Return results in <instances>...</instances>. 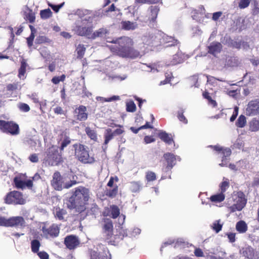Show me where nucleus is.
Wrapping results in <instances>:
<instances>
[{"label": "nucleus", "instance_id": "obj_1", "mask_svg": "<svg viewBox=\"0 0 259 259\" xmlns=\"http://www.w3.org/2000/svg\"><path fill=\"white\" fill-rule=\"evenodd\" d=\"M112 42L115 45L111 46V51L116 53L118 56L133 59L139 56V52L132 48L133 41L130 38L121 37Z\"/></svg>", "mask_w": 259, "mask_h": 259}, {"label": "nucleus", "instance_id": "obj_2", "mask_svg": "<svg viewBox=\"0 0 259 259\" xmlns=\"http://www.w3.org/2000/svg\"><path fill=\"white\" fill-rule=\"evenodd\" d=\"M89 199V191L88 189L80 187L75 189L73 195L70 198V204L68 205L70 209L82 207Z\"/></svg>", "mask_w": 259, "mask_h": 259}, {"label": "nucleus", "instance_id": "obj_3", "mask_svg": "<svg viewBox=\"0 0 259 259\" xmlns=\"http://www.w3.org/2000/svg\"><path fill=\"white\" fill-rule=\"evenodd\" d=\"M74 155L76 158L83 164H91L95 161L94 154H90L89 148L82 144H74Z\"/></svg>", "mask_w": 259, "mask_h": 259}, {"label": "nucleus", "instance_id": "obj_4", "mask_svg": "<svg viewBox=\"0 0 259 259\" xmlns=\"http://www.w3.org/2000/svg\"><path fill=\"white\" fill-rule=\"evenodd\" d=\"M102 222V240L108 245H115L117 235L113 234V224L112 220L109 218H103Z\"/></svg>", "mask_w": 259, "mask_h": 259}, {"label": "nucleus", "instance_id": "obj_5", "mask_svg": "<svg viewBox=\"0 0 259 259\" xmlns=\"http://www.w3.org/2000/svg\"><path fill=\"white\" fill-rule=\"evenodd\" d=\"M41 179L39 174L37 172L31 178V179L23 181L20 177H15L14 179L13 182L15 186L17 189H24L27 188L29 189H31L33 187V182L38 181Z\"/></svg>", "mask_w": 259, "mask_h": 259}, {"label": "nucleus", "instance_id": "obj_6", "mask_svg": "<svg viewBox=\"0 0 259 259\" xmlns=\"http://www.w3.org/2000/svg\"><path fill=\"white\" fill-rule=\"evenodd\" d=\"M25 223L24 219L21 216L12 217L9 219L2 216L1 226L23 228L25 226Z\"/></svg>", "mask_w": 259, "mask_h": 259}, {"label": "nucleus", "instance_id": "obj_7", "mask_svg": "<svg viewBox=\"0 0 259 259\" xmlns=\"http://www.w3.org/2000/svg\"><path fill=\"white\" fill-rule=\"evenodd\" d=\"M23 194L18 191H13L8 193L5 198V202L8 204L22 205L25 203Z\"/></svg>", "mask_w": 259, "mask_h": 259}, {"label": "nucleus", "instance_id": "obj_8", "mask_svg": "<svg viewBox=\"0 0 259 259\" xmlns=\"http://www.w3.org/2000/svg\"><path fill=\"white\" fill-rule=\"evenodd\" d=\"M46 160L51 165H57L63 161L62 155L54 147H50L46 152Z\"/></svg>", "mask_w": 259, "mask_h": 259}, {"label": "nucleus", "instance_id": "obj_9", "mask_svg": "<svg viewBox=\"0 0 259 259\" xmlns=\"http://www.w3.org/2000/svg\"><path fill=\"white\" fill-rule=\"evenodd\" d=\"M0 130L3 133H10L12 135H18L19 133L18 125L13 121L0 120Z\"/></svg>", "mask_w": 259, "mask_h": 259}, {"label": "nucleus", "instance_id": "obj_10", "mask_svg": "<svg viewBox=\"0 0 259 259\" xmlns=\"http://www.w3.org/2000/svg\"><path fill=\"white\" fill-rule=\"evenodd\" d=\"M246 115L248 116L259 115V98L249 101L245 109Z\"/></svg>", "mask_w": 259, "mask_h": 259}, {"label": "nucleus", "instance_id": "obj_11", "mask_svg": "<svg viewBox=\"0 0 259 259\" xmlns=\"http://www.w3.org/2000/svg\"><path fill=\"white\" fill-rule=\"evenodd\" d=\"M42 233L46 238H56L58 236L60 233V228L55 224H52L49 227H43Z\"/></svg>", "mask_w": 259, "mask_h": 259}, {"label": "nucleus", "instance_id": "obj_12", "mask_svg": "<svg viewBox=\"0 0 259 259\" xmlns=\"http://www.w3.org/2000/svg\"><path fill=\"white\" fill-rule=\"evenodd\" d=\"M74 118L77 121H84L88 117L87 107L84 105H80L76 108L73 112Z\"/></svg>", "mask_w": 259, "mask_h": 259}, {"label": "nucleus", "instance_id": "obj_13", "mask_svg": "<svg viewBox=\"0 0 259 259\" xmlns=\"http://www.w3.org/2000/svg\"><path fill=\"white\" fill-rule=\"evenodd\" d=\"M51 183L52 186L56 190L61 191L63 189L64 184L63 178L60 172L57 171L54 173Z\"/></svg>", "mask_w": 259, "mask_h": 259}, {"label": "nucleus", "instance_id": "obj_14", "mask_svg": "<svg viewBox=\"0 0 259 259\" xmlns=\"http://www.w3.org/2000/svg\"><path fill=\"white\" fill-rule=\"evenodd\" d=\"M102 214L104 217H110L111 218L115 219L120 214V209L118 206L113 204L110 207H105Z\"/></svg>", "mask_w": 259, "mask_h": 259}, {"label": "nucleus", "instance_id": "obj_15", "mask_svg": "<svg viewBox=\"0 0 259 259\" xmlns=\"http://www.w3.org/2000/svg\"><path fill=\"white\" fill-rule=\"evenodd\" d=\"M236 203L229 207L231 212H235L237 210L240 211L245 206L246 199L244 197L238 196L236 199Z\"/></svg>", "mask_w": 259, "mask_h": 259}, {"label": "nucleus", "instance_id": "obj_16", "mask_svg": "<svg viewBox=\"0 0 259 259\" xmlns=\"http://www.w3.org/2000/svg\"><path fill=\"white\" fill-rule=\"evenodd\" d=\"M64 244L66 247L70 250L74 249L79 244V241L74 235H68L65 238Z\"/></svg>", "mask_w": 259, "mask_h": 259}, {"label": "nucleus", "instance_id": "obj_17", "mask_svg": "<svg viewBox=\"0 0 259 259\" xmlns=\"http://www.w3.org/2000/svg\"><path fill=\"white\" fill-rule=\"evenodd\" d=\"M221 42L227 45L229 47L240 49L241 48V42L236 41L233 40L231 37L226 35L223 38L221 39Z\"/></svg>", "mask_w": 259, "mask_h": 259}, {"label": "nucleus", "instance_id": "obj_18", "mask_svg": "<svg viewBox=\"0 0 259 259\" xmlns=\"http://www.w3.org/2000/svg\"><path fill=\"white\" fill-rule=\"evenodd\" d=\"M222 48L223 46L221 42L213 41L208 47V52L215 56L221 52Z\"/></svg>", "mask_w": 259, "mask_h": 259}, {"label": "nucleus", "instance_id": "obj_19", "mask_svg": "<svg viewBox=\"0 0 259 259\" xmlns=\"http://www.w3.org/2000/svg\"><path fill=\"white\" fill-rule=\"evenodd\" d=\"M163 157L167 162L166 168L171 169L175 164L176 158L175 156L170 153H166L163 155Z\"/></svg>", "mask_w": 259, "mask_h": 259}, {"label": "nucleus", "instance_id": "obj_20", "mask_svg": "<svg viewBox=\"0 0 259 259\" xmlns=\"http://www.w3.org/2000/svg\"><path fill=\"white\" fill-rule=\"evenodd\" d=\"M248 131L251 132H256L259 131V119L253 118L248 122Z\"/></svg>", "mask_w": 259, "mask_h": 259}, {"label": "nucleus", "instance_id": "obj_21", "mask_svg": "<svg viewBox=\"0 0 259 259\" xmlns=\"http://www.w3.org/2000/svg\"><path fill=\"white\" fill-rule=\"evenodd\" d=\"M221 153L223 154L222 161V162L220 164L221 166H224L227 165L226 160L227 157H229L232 151L230 148H224L223 149Z\"/></svg>", "mask_w": 259, "mask_h": 259}, {"label": "nucleus", "instance_id": "obj_22", "mask_svg": "<svg viewBox=\"0 0 259 259\" xmlns=\"http://www.w3.org/2000/svg\"><path fill=\"white\" fill-rule=\"evenodd\" d=\"M158 137L165 143L170 145L174 143L172 138L165 132H161L158 134Z\"/></svg>", "mask_w": 259, "mask_h": 259}, {"label": "nucleus", "instance_id": "obj_23", "mask_svg": "<svg viewBox=\"0 0 259 259\" xmlns=\"http://www.w3.org/2000/svg\"><path fill=\"white\" fill-rule=\"evenodd\" d=\"M142 188V184L140 181H132L130 183V189L133 193H138Z\"/></svg>", "mask_w": 259, "mask_h": 259}, {"label": "nucleus", "instance_id": "obj_24", "mask_svg": "<svg viewBox=\"0 0 259 259\" xmlns=\"http://www.w3.org/2000/svg\"><path fill=\"white\" fill-rule=\"evenodd\" d=\"M85 132L91 140L95 142L97 141V134L95 130L91 129L89 126H87L85 128Z\"/></svg>", "mask_w": 259, "mask_h": 259}, {"label": "nucleus", "instance_id": "obj_25", "mask_svg": "<svg viewBox=\"0 0 259 259\" xmlns=\"http://www.w3.org/2000/svg\"><path fill=\"white\" fill-rule=\"evenodd\" d=\"M225 194H223V193H220L211 196L209 199L212 202L220 203L223 201L225 200Z\"/></svg>", "mask_w": 259, "mask_h": 259}, {"label": "nucleus", "instance_id": "obj_26", "mask_svg": "<svg viewBox=\"0 0 259 259\" xmlns=\"http://www.w3.org/2000/svg\"><path fill=\"white\" fill-rule=\"evenodd\" d=\"M236 229L240 233H243L247 231V226L244 221H240L237 223Z\"/></svg>", "mask_w": 259, "mask_h": 259}, {"label": "nucleus", "instance_id": "obj_27", "mask_svg": "<svg viewBox=\"0 0 259 259\" xmlns=\"http://www.w3.org/2000/svg\"><path fill=\"white\" fill-rule=\"evenodd\" d=\"M114 136L112 133V131L111 128H108L106 130L105 135H104V145H107L109 141L111 140Z\"/></svg>", "mask_w": 259, "mask_h": 259}, {"label": "nucleus", "instance_id": "obj_28", "mask_svg": "<svg viewBox=\"0 0 259 259\" xmlns=\"http://www.w3.org/2000/svg\"><path fill=\"white\" fill-rule=\"evenodd\" d=\"M118 192V187L117 185L112 189H107L105 191L106 196L110 198H114L117 194Z\"/></svg>", "mask_w": 259, "mask_h": 259}, {"label": "nucleus", "instance_id": "obj_29", "mask_svg": "<svg viewBox=\"0 0 259 259\" xmlns=\"http://www.w3.org/2000/svg\"><path fill=\"white\" fill-rule=\"evenodd\" d=\"M246 117L243 115H241L239 116L236 122V125L238 127L243 128L246 125Z\"/></svg>", "mask_w": 259, "mask_h": 259}, {"label": "nucleus", "instance_id": "obj_30", "mask_svg": "<svg viewBox=\"0 0 259 259\" xmlns=\"http://www.w3.org/2000/svg\"><path fill=\"white\" fill-rule=\"evenodd\" d=\"M202 96L204 98L207 100L208 104L211 105L213 107L217 106L218 104L217 102L211 98L209 95V93L207 91H204L202 94Z\"/></svg>", "mask_w": 259, "mask_h": 259}, {"label": "nucleus", "instance_id": "obj_31", "mask_svg": "<svg viewBox=\"0 0 259 259\" xmlns=\"http://www.w3.org/2000/svg\"><path fill=\"white\" fill-rule=\"evenodd\" d=\"M40 246V243L39 240L34 239L31 242V250L33 253H37L39 251Z\"/></svg>", "mask_w": 259, "mask_h": 259}, {"label": "nucleus", "instance_id": "obj_32", "mask_svg": "<svg viewBox=\"0 0 259 259\" xmlns=\"http://www.w3.org/2000/svg\"><path fill=\"white\" fill-rule=\"evenodd\" d=\"M52 14L53 13L49 8L41 10L40 12V17L42 19H47L51 18Z\"/></svg>", "mask_w": 259, "mask_h": 259}, {"label": "nucleus", "instance_id": "obj_33", "mask_svg": "<svg viewBox=\"0 0 259 259\" xmlns=\"http://www.w3.org/2000/svg\"><path fill=\"white\" fill-rule=\"evenodd\" d=\"M137 24L136 22L125 21L123 22V27L126 30H134L137 27Z\"/></svg>", "mask_w": 259, "mask_h": 259}, {"label": "nucleus", "instance_id": "obj_34", "mask_svg": "<svg viewBox=\"0 0 259 259\" xmlns=\"http://www.w3.org/2000/svg\"><path fill=\"white\" fill-rule=\"evenodd\" d=\"M107 32V29L103 28H100L93 34L92 37L95 38L97 37H104Z\"/></svg>", "mask_w": 259, "mask_h": 259}, {"label": "nucleus", "instance_id": "obj_35", "mask_svg": "<svg viewBox=\"0 0 259 259\" xmlns=\"http://www.w3.org/2000/svg\"><path fill=\"white\" fill-rule=\"evenodd\" d=\"M223 227V224H221L220 220H217L214 222L211 226L212 229L215 233H218L221 231Z\"/></svg>", "mask_w": 259, "mask_h": 259}, {"label": "nucleus", "instance_id": "obj_36", "mask_svg": "<svg viewBox=\"0 0 259 259\" xmlns=\"http://www.w3.org/2000/svg\"><path fill=\"white\" fill-rule=\"evenodd\" d=\"M151 20L154 21L157 18L159 9L157 6H151Z\"/></svg>", "mask_w": 259, "mask_h": 259}, {"label": "nucleus", "instance_id": "obj_37", "mask_svg": "<svg viewBox=\"0 0 259 259\" xmlns=\"http://www.w3.org/2000/svg\"><path fill=\"white\" fill-rule=\"evenodd\" d=\"M184 59L179 54H175L173 56L171 65H177L183 63Z\"/></svg>", "mask_w": 259, "mask_h": 259}, {"label": "nucleus", "instance_id": "obj_38", "mask_svg": "<svg viewBox=\"0 0 259 259\" xmlns=\"http://www.w3.org/2000/svg\"><path fill=\"white\" fill-rule=\"evenodd\" d=\"M146 179L148 182H152L156 179V175L152 171H148L146 173Z\"/></svg>", "mask_w": 259, "mask_h": 259}, {"label": "nucleus", "instance_id": "obj_39", "mask_svg": "<svg viewBox=\"0 0 259 259\" xmlns=\"http://www.w3.org/2000/svg\"><path fill=\"white\" fill-rule=\"evenodd\" d=\"M67 213L66 210L64 209L57 208L56 212V217H57L59 220H64V215Z\"/></svg>", "mask_w": 259, "mask_h": 259}, {"label": "nucleus", "instance_id": "obj_40", "mask_svg": "<svg viewBox=\"0 0 259 259\" xmlns=\"http://www.w3.org/2000/svg\"><path fill=\"white\" fill-rule=\"evenodd\" d=\"M28 10L29 13H25V18L27 19L30 23H32L35 21V15L31 10L29 9Z\"/></svg>", "mask_w": 259, "mask_h": 259}, {"label": "nucleus", "instance_id": "obj_41", "mask_svg": "<svg viewBox=\"0 0 259 259\" xmlns=\"http://www.w3.org/2000/svg\"><path fill=\"white\" fill-rule=\"evenodd\" d=\"M71 143V140L70 138L67 136H65L64 139L61 142L60 149V150L62 151L64 150V149L67 147L69 144H70Z\"/></svg>", "mask_w": 259, "mask_h": 259}, {"label": "nucleus", "instance_id": "obj_42", "mask_svg": "<svg viewBox=\"0 0 259 259\" xmlns=\"http://www.w3.org/2000/svg\"><path fill=\"white\" fill-rule=\"evenodd\" d=\"M50 40L46 36L44 35H39L37 36L35 40V44H41L45 42H49Z\"/></svg>", "mask_w": 259, "mask_h": 259}, {"label": "nucleus", "instance_id": "obj_43", "mask_svg": "<svg viewBox=\"0 0 259 259\" xmlns=\"http://www.w3.org/2000/svg\"><path fill=\"white\" fill-rule=\"evenodd\" d=\"M187 245L188 243L182 238H179L175 241V247H185Z\"/></svg>", "mask_w": 259, "mask_h": 259}, {"label": "nucleus", "instance_id": "obj_44", "mask_svg": "<svg viewBox=\"0 0 259 259\" xmlns=\"http://www.w3.org/2000/svg\"><path fill=\"white\" fill-rule=\"evenodd\" d=\"M126 110L127 112H134L136 110V106L133 101H130L126 103Z\"/></svg>", "mask_w": 259, "mask_h": 259}, {"label": "nucleus", "instance_id": "obj_45", "mask_svg": "<svg viewBox=\"0 0 259 259\" xmlns=\"http://www.w3.org/2000/svg\"><path fill=\"white\" fill-rule=\"evenodd\" d=\"M184 110H181L178 112L177 117L179 120L184 124L188 123V120L184 115Z\"/></svg>", "mask_w": 259, "mask_h": 259}, {"label": "nucleus", "instance_id": "obj_46", "mask_svg": "<svg viewBox=\"0 0 259 259\" xmlns=\"http://www.w3.org/2000/svg\"><path fill=\"white\" fill-rule=\"evenodd\" d=\"M229 187V182L227 181H223L222 182L220 186V188L221 190V193H223V194H224V193L226 192L227 189Z\"/></svg>", "mask_w": 259, "mask_h": 259}, {"label": "nucleus", "instance_id": "obj_47", "mask_svg": "<svg viewBox=\"0 0 259 259\" xmlns=\"http://www.w3.org/2000/svg\"><path fill=\"white\" fill-rule=\"evenodd\" d=\"M85 50V48L84 47L83 45H79L76 49L77 53L78 55V57H82L84 55V52Z\"/></svg>", "mask_w": 259, "mask_h": 259}, {"label": "nucleus", "instance_id": "obj_48", "mask_svg": "<svg viewBox=\"0 0 259 259\" xmlns=\"http://www.w3.org/2000/svg\"><path fill=\"white\" fill-rule=\"evenodd\" d=\"M18 107L21 111L25 112H28L30 109L28 105L24 103H20Z\"/></svg>", "mask_w": 259, "mask_h": 259}, {"label": "nucleus", "instance_id": "obj_49", "mask_svg": "<svg viewBox=\"0 0 259 259\" xmlns=\"http://www.w3.org/2000/svg\"><path fill=\"white\" fill-rule=\"evenodd\" d=\"M116 126L119 127V128H116L114 131H112V133L114 136L116 135H120L124 132V130L122 129L123 127L122 125L118 124L116 125Z\"/></svg>", "mask_w": 259, "mask_h": 259}, {"label": "nucleus", "instance_id": "obj_50", "mask_svg": "<svg viewBox=\"0 0 259 259\" xmlns=\"http://www.w3.org/2000/svg\"><path fill=\"white\" fill-rule=\"evenodd\" d=\"M250 4L249 0H240L239 3V7L241 9H244L247 7Z\"/></svg>", "mask_w": 259, "mask_h": 259}, {"label": "nucleus", "instance_id": "obj_51", "mask_svg": "<svg viewBox=\"0 0 259 259\" xmlns=\"http://www.w3.org/2000/svg\"><path fill=\"white\" fill-rule=\"evenodd\" d=\"M91 259H111L108 258L107 255L101 256L97 253L95 252L91 255Z\"/></svg>", "mask_w": 259, "mask_h": 259}, {"label": "nucleus", "instance_id": "obj_52", "mask_svg": "<svg viewBox=\"0 0 259 259\" xmlns=\"http://www.w3.org/2000/svg\"><path fill=\"white\" fill-rule=\"evenodd\" d=\"M26 66H21L19 68L18 76L20 78H24L23 77L26 72Z\"/></svg>", "mask_w": 259, "mask_h": 259}, {"label": "nucleus", "instance_id": "obj_53", "mask_svg": "<svg viewBox=\"0 0 259 259\" xmlns=\"http://www.w3.org/2000/svg\"><path fill=\"white\" fill-rule=\"evenodd\" d=\"M37 253L40 259H49V255L46 251H38Z\"/></svg>", "mask_w": 259, "mask_h": 259}, {"label": "nucleus", "instance_id": "obj_54", "mask_svg": "<svg viewBox=\"0 0 259 259\" xmlns=\"http://www.w3.org/2000/svg\"><path fill=\"white\" fill-rule=\"evenodd\" d=\"M77 33L79 35H85V32H87V29L85 27H80L78 26L77 29Z\"/></svg>", "mask_w": 259, "mask_h": 259}, {"label": "nucleus", "instance_id": "obj_55", "mask_svg": "<svg viewBox=\"0 0 259 259\" xmlns=\"http://www.w3.org/2000/svg\"><path fill=\"white\" fill-rule=\"evenodd\" d=\"M238 114V107H235L233 114L230 117V120L231 122L234 121L236 118Z\"/></svg>", "mask_w": 259, "mask_h": 259}, {"label": "nucleus", "instance_id": "obj_56", "mask_svg": "<svg viewBox=\"0 0 259 259\" xmlns=\"http://www.w3.org/2000/svg\"><path fill=\"white\" fill-rule=\"evenodd\" d=\"M127 236V231L121 228L119 230V238L122 240L124 237Z\"/></svg>", "mask_w": 259, "mask_h": 259}, {"label": "nucleus", "instance_id": "obj_57", "mask_svg": "<svg viewBox=\"0 0 259 259\" xmlns=\"http://www.w3.org/2000/svg\"><path fill=\"white\" fill-rule=\"evenodd\" d=\"M194 254L197 257H202L204 256L203 252L200 248H196L194 250Z\"/></svg>", "mask_w": 259, "mask_h": 259}, {"label": "nucleus", "instance_id": "obj_58", "mask_svg": "<svg viewBox=\"0 0 259 259\" xmlns=\"http://www.w3.org/2000/svg\"><path fill=\"white\" fill-rule=\"evenodd\" d=\"M77 183L76 181H70L64 184L63 189H68Z\"/></svg>", "mask_w": 259, "mask_h": 259}, {"label": "nucleus", "instance_id": "obj_59", "mask_svg": "<svg viewBox=\"0 0 259 259\" xmlns=\"http://www.w3.org/2000/svg\"><path fill=\"white\" fill-rule=\"evenodd\" d=\"M34 37V34H30V35L28 38H27V42L29 47H31L32 46Z\"/></svg>", "mask_w": 259, "mask_h": 259}, {"label": "nucleus", "instance_id": "obj_60", "mask_svg": "<svg viewBox=\"0 0 259 259\" xmlns=\"http://www.w3.org/2000/svg\"><path fill=\"white\" fill-rule=\"evenodd\" d=\"M146 144H149L155 141V139L152 136H146L144 139Z\"/></svg>", "mask_w": 259, "mask_h": 259}, {"label": "nucleus", "instance_id": "obj_61", "mask_svg": "<svg viewBox=\"0 0 259 259\" xmlns=\"http://www.w3.org/2000/svg\"><path fill=\"white\" fill-rule=\"evenodd\" d=\"M29 159L32 162H37L38 161V156L35 153L31 154L29 157Z\"/></svg>", "mask_w": 259, "mask_h": 259}, {"label": "nucleus", "instance_id": "obj_62", "mask_svg": "<svg viewBox=\"0 0 259 259\" xmlns=\"http://www.w3.org/2000/svg\"><path fill=\"white\" fill-rule=\"evenodd\" d=\"M114 180H115L116 182H117L118 181V178H117V177H115V178L111 177L110 178L109 182L107 183V186L109 187H113Z\"/></svg>", "mask_w": 259, "mask_h": 259}, {"label": "nucleus", "instance_id": "obj_63", "mask_svg": "<svg viewBox=\"0 0 259 259\" xmlns=\"http://www.w3.org/2000/svg\"><path fill=\"white\" fill-rule=\"evenodd\" d=\"M17 89V84L16 83L9 84L7 85V89L9 91H13Z\"/></svg>", "mask_w": 259, "mask_h": 259}, {"label": "nucleus", "instance_id": "obj_64", "mask_svg": "<svg viewBox=\"0 0 259 259\" xmlns=\"http://www.w3.org/2000/svg\"><path fill=\"white\" fill-rule=\"evenodd\" d=\"M54 111L55 114H62L64 113V111L60 106H57L54 109Z\"/></svg>", "mask_w": 259, "mask_h": 259}]
</instances>
